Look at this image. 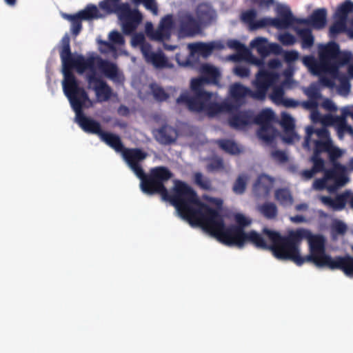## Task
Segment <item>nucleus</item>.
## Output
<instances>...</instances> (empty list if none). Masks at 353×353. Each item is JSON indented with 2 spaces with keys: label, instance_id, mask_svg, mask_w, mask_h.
<instances>
[{
  "label": "nucleus",
  "instance_id": "cd10ccee",
  "mask_svg": "<svg viewBox=\"0 0 353 353\" xmlns=\"http://www.w3.org/2000/svg\"><path fill=\"white\" fill-rule=\"evenodd\" d=\"M312 134H316L319 139V140H331L330 137V132L327 128H321L315 130L312 127H309L307 128V134L303 143L304 148H308L310 147L311 136Z\"/></svg>",
  "mask_w": 353,
  "mask_h": 353
},
{
  "label": "nucleus",
  "instance_id": "423d86ee",
  "mask_svg": "<svg viewBox=\"0 0 353 353\" xmlns=\"http://www.w3.org/2000/svg\"><path fill=\"white\" fill-rule=\"evenodd\" d=\"M62 86L64 94L75 112L76 122L84 132L97 134L100 137L103 132L100 123L87 117L83 112L85 103H91L87 92L83 88H79L74 77L70 75L67 76V79Z\"/></svg>",
  "mask_w": 353,
  "mask_h": 353
},
{
  "label": "nucleus",
  "instance_id": "69168bd1",
  "mask_svg": "<svg viewBox=\"0 0 353 353\" xmlns=\"http://www.w3.org/2000/svg\"><path fill=\"white\" fill-rule=\"evenodd\" d=\"M110 40L116 44H122L124 41L123 37L118 31H112L109 34Z\"/></svg>",
  "mask_w": 353,
  "mask_h": 353
},
{
  "label": "nucleus",
  "instance_id": "e433bc0d",
  "mask_svg": "<svg viewBox=\"0 0 353 353\" xmlns=\"http://www.w3.org/2000/svg\"><path fill=\"white\" fill-rule=\"evenodd\" d=\"M259 212L268 219H274L277 216L278 208L274 203L265 202L259 208Z\"/></svg>",
  "mask_w": 353,
  "mask_h": 353
},
{
  "label": "nucleus",
  "instance_id": "ea45409f",
  "mask_svg": "<svg viewBox=\"0 0 353 353\" xmlns=\"http://www.w3.org/2000/svg\"><path fill=\"white\" fill-rule=\"evenodd\" d=\"M249 177L246 174H241L238 176L232 186V191L236 194H243L246 190Z\"/></svg>",
  "mask_w": 353,
  "mask_h": 353
},
{
  "label": "nucleus",
  "instance_id": "6ab92c4d",
  "mask_svg": "<svg viewBox=\"0 0 353 353\" xmlns=\"http://www.w3.org/2000/svg\"><path fill=\"white\" fill-rule=\"evenodd\" d=\"M273 184V178L267 174H261L253 185V192L256 196L265 198L269 195Z\"/></svg>",
  "mask_w": 353,
  "mask_h": 353
},
{
  "label": "nucleus",
  "instance_id": "aec40b11",
  "mask_svg": "<svg viewBox=\"0 0 353 353\" xmlns=\"http://www.w3.org/2000/svg\"><path fill=\"white\" fill-rule=\"evenodd\" d=\"M250 45L256 48L258 53L262 57H266L270 53H278L281 50V47L277 43H268V39L263 37H256L253 39Z\"/></svg>",
  "mask_w": 353,
  "mask_h": 353
},
{
  "label": "nucleus",
  "instance_id": "09e8293b",
  "mask_svg": "<svg viewBox=\"0 0 353 353\" xmlns=\"http://www.w3.org/2000/svg\"><path fill=\"white\" fill-rule=\"evenodd\" d=\"M281 125L285 132H294L295 128L294 120L290 114H283L282 115Z\"/></svg>",
  "mask_w": 353,
  "mask_h": 353
},
{
  "label": "nucleus",
  "instance_id": "f704fd0d",
  "mask_svg": "<svg viewBox=\"0 0 353 353\" xmlns=\"http://www.w3.org/2000/svg\"><path fill=\"white\" fill-rule=\"evenodd\" d=\"M276 133L277 131L272 125H265V128L261 126L257 132L259 137L268 143H270L274 141Z\"/></svg>",
  "mask_w": 353,
  "mask_h": 353
},
{
  "label": "nucleus",
  "instance_id": "49530a36",
  "mask_svg": "<svg viewBox=\"0 0 353 353\" xmlns=\"http://www.w3.org/2000/svg\"><path fill=\"white\" fill-rule=\"evenodd\" d=\"M346 21L336 19V21L330 28V36L334 38L338 34L346 30Z\"/></svg>",
  "mask_w": 353,
  "mask_h": 353
},
{
  "label": "nucleus",
  "instance_id": "603ef678",
  "mask_svg": "<svg viewBox=\"0 0 353 353\" xmlns=\"http://www.w3.org/2000/svg\"><path fill=\"white\" fill-rule=\"evenodd\" d=\"M284 89L282 85H276L273 88L272 92L270 94V97L276 103L280 104V103L284 99Z\"/></svg>",
  "mask_w": 353,
  "mask_h": 353
},
{
  "label": "nucleus",
  "instance_id": "e2e57ef3",
  "mask_svg": "<svg viewBox=\"0 0 353 353\" xmlns=\"http://www.w3.org/2000/svg\"><path fill=\"white\" fill-rule=\"evenodd\" d=\"M327 154L330 159L332 161H334L342 155V152L339 148L334 146L332 143L327 152Z\"/></svg>",
  "mask_w": 353,
  "mask_h": 353
},
{
  "label": "nucleus",
  "instance_id": "a18cd8bd",
  "mask_svg": "<svg viewBox=\"0 0 353 353\" xmlns=\"http://www.w3.org/2000/svg\"><path fill=\"white\" fill-rule=\"evenodd\" d=\"M121 0H103L99 3V7L101 10L107 14H112L114 10L121 5Z\"/></svg>",
  "mask_w": 353,
  "mask_h": 353
},
{
  "label": "nucleus",
  "instance_id": "a878e982",
  "mask_svg": "<svg viewBox=\"0 0 353 353\" xmlns=\"http://www.w3.org/2000/svg\"><path fill=\"white\" fill-rule=\"evenodd\" d=\"M347 196V193L337 195L334 199L325 196L321 197V201L323 203L330 207L334 210H341L345 206Z\"/></svg>",
  "mask_w": 353,
  "mask_h": 353
},
{
  "label": "nucleus",
  "instance_id": "473e14b6",
  "mask_svg": "<svg viewBox=\"0 0 353 353\" xmlns=\"http://www.w3.org/2000/svg\"><path fill=\"white\" fill-rule=\"evenodd\" d=\"M216 143L222 150L230 154L236 155L241 152V149L232 140L219 139L216 141Z\"/></svg>",
  "mask_w": 353,
  "mask_h": 353
},
{
  "label": "nucleus",
  "instance_id": "5fc2aeb1",
  "mask_svg": "<svg viewBox=\"0 0 353 353\" xmlns=\"http://www.w3.org/2000/svg\"><path fill=\"white\" fill-rule=\"evenodd\" d=\"M223 161L221 158L212 159L207 165L208 171L214 172L223 169Z\"/></svg>",
  "mask_w": 353,
  "mask_h": 353
},
{
  "label": "nucleus",
  "instance_id": "13d9d810",
  "mask_svg": "<svg viewBox=\"0 0 353 353\" xmlns=\"http://www.w3.org/2000/svg\"><path fill=\"white\" fill-rule=\"evenodd\" d=\"M135 2H142L146 9L150 10L154 14H157L158 7L154 0H134Z\"/></svg>",
  "mask_w": 353,
  "mask_h": 353
},
{
  "label": "nucleus",
  "instance_id": "7c9ffc66",
  "mask_svg": "<svg viewBox=\"0 0 353 353\" xmlns=\"http://www.w3.org/2000/svg\"><path fill=\"white\" fill-rule=\"evenodd\" d=\"M274 119V113L270 109H265L262 110L255 117H252V123L258 124L263 128L268 125H272V121Z\"/></svg>",
  "mask_w": 353,
  "mask_h": 353
},
{
  "label": "nucleus",
  "instance_id": "774afa93",
  "mask_svg": "<svg viewBox=\"0 0 353 353\" xmlns=\"http://www.w3.org/2000/svg\"><path fill=\"white\" fill-rule=\"evenodd\" d=\"M332 229L336 233L343 234L346 232L347 226L343 222L337 221L333 224Z\"/></svg>",
  "mask_w": 353,
  "mask_h": 353
},
{
  "label": "nucleus",
  "instance_id": "c9c22d12",
  "mask_svg": "<svg viewBox=\"0 0 353 353\" xmlns=\"http://www.w3.org/2000/svg\"><path fill=\"white\" fill-rule=\"evenodd\" d=\"M311 72L315 74L321 76L323 73H330L337 74V72L325 63L322 59H319V61H316L313 64L312 67L310 69Z\"/></svg>",
  "mask_w": 353,
  "mask_h": 353
},
{
  "label": "nucleus",
  "instance_id": "f8f14e48",
  "mask_svg": "<svg viewBox=\"0 0 353 353\" xmlns=\"http://www.w3.org/2000/svg\"><path fill=\"white\" fill-rule=\"evenodd\" d=\"M87 81L89 84H94L93 89L99 101H106L110 99L112 94V88L97 76V72H89Z\"/></svg>",
  "mask_w": 353,
  "mask_h": 353
},
{
  "label": "nucleus",
  "instance_id": "a19ab883",
  "mask_svg": "<svg viewBox=\"0 0 353 353\" xmlns=\"http://www.w3.org/2000/svg\"><path fill=\"white\" fill-rule=\"evenodd\" d=\"M353 10V3L350 1H346L340 5L336 12L335 17L338 19L347 21L348 14Z\"/></svg>",
  "mask_w": 353,
  "mask_h": 353
},
{
  "label": "nucleus",
  "instance_id": "37998d69",
  "mask_svg": "<svg viewBox=\"0 0 353 353\" xmlns=\"http://www.w3.org/2000/svg\"><path fill=\"white\" fill-rule=\"evenodd\" d=\"M67 18L71 21V31L72 34L77 36L82 29L81 21L83 20V19L81 18V16L79 13L73 15H68Z\"/></svg>",
  "mask_w": 353,
  "mask_h": 353
},
{
  "label": "nucleus",
  "instance_id": "4c0bfd02",
  "mask_svg": "<svg viewBox=\"0 0 353 353\" xmlns=\"http://www.w3.org/2000/svg\"><path fill=\"white\" fill-rule=\"evenodd\" d=\"M194 183L201 190L212 191L213 190L211 180L202 173L197 172L193 176Z\"/></svg>",
  "mask_w": 353,
  "mask_h": 353
},
{
  "label": "nucleus",
  "instance_id": "4468645a",
  "mask_svg": "<svg viewBox=\"0 0 353 353\" xmlns=\"http://www.w3.org/2000/svg\"><path fill=\"white\" fill-rule=\"evenodd\" d=\"M230 94L232 101L226 103H231L232 105V108L231 110H228V111L239 108L245 103V98L246 97L252 98V90L237 83L230 86ZM225 111L226 110H224L223 112Z\"/></svg>",
  "mask_w": 353,
  "mask_h": 353
},
{
  "label": "nucleus",
  "instance_id": "dca6fc26",
  "mask_svg": "<svg viewBox=\"0 0 353 353\" xmlns=\"http://www.w3.org/2000/svg\"><path fill=\"white\" fill-rule=\"evenodd\" d=\"M143 56L147 63L152 64L156 68L172 67V65L169 63L168 59L161 51L152 52V48H149L148 46L143 48Z\"/></svg>",
  "mask_w": 353,
  "mask_h": 353
},
{
  "label": "nucleus",
  "instance_id": "8fccbe9b",
  "mask_svg": "<svg viewBox=\"0 0 353 353\" xmlns=\"http://www.w3.org/2000/svg\"><path fill=\"white\" fill-rule=\"evenodd\" d=\"M150 88L152 94L156 100L159 101H166L169 98V94L161 87L156 84H152Z\"/></svg>",
  "mask_w": 353,
  "mask_h": 353
},
{
  "label": "nucleus",
  "instance_id": "9d476101",
  "mask_svg": "<svg viewBox=\"0 0 353 353\" xmlns=\"http://www.w3.org/2000/svg\"><path fill=\"white\" fill-rule=\"evenodd\" d=\"M353 251V245L352 246ZM327 268L331 270H339L348 277L353 278V256L346 254L332 257L325 253L323 254L322 268Z\"/></svg>",
  "mask_w": 353,
  "mask_h": 353
},
{
  "label": "nucleus",
  "instance_id": "0e129e2a",
  "mask_svg": "<svg viewBox=\"0 0 353 353\" xmlns=\"http://www.w3.org/2000/svg\"><path fill=\"white\" fill-rule=\"evenodd\" d=\"M228 46L231 48L236 50L239 52L246 50L245 46L241 43L239 41L232 39L228 41Z\"/></svg>",
  "mask_w": 353,
  "mask_h": 353
},
{
  "label": "nucleus",
  "instance_id": "864d4df0",
  "mask_svg": "<svg viewBox=\"0 0 353 353\" xmlns=\"http://www.w3.org/2000/svg\"><path fill=\"white\" fill-rule=\"evenodd\" d=\"M132 45L133 46H140L141 53L143 54V48L146 46H149V48H151V45L145 41V37L143 34L139 33L134 34L132 38Z\"/></svg>",
  "mask_w": 353,
  "mask_h": 353
},
{
  "label": "nucleus",
  "instance_id": "338daca9",
  "mask_svg": "<svg viewBox=\"0 0 353 353\" xmlns=\"http://www.w3.org/2000/svg\"><path fill=\"white\" fill-rule=\"evenodd\" d=\"M250 69L243 65H239L234 68V73L239 77L245 78L250 75Z\"/></svg>",
  "mask_w": 353,
  "mask_h": 353
},
{
  "label": "nucleus",
  "instance_id": "393cba45",
  "mask_svg": "<svg viewBox=\"0 0 353 353\" xmlns=\"http://www.w3.org/2000/svg\"><path fill=\"white\" fill-rule=\"evenodd\" d=\"M99 138L116 152L123 151V153L127 150L124 148L121 138L117 134L103 131Z\"/></svg>",
  "mask_w": 353,
  "mask_h": 353
},
{
  "label": "nucleus",
  "instance_id": "4d7b16f0",
  "mask_svg": "<svg viewBox=\"0 0 353 353\" xmlns=\"http://www.w3.org/2000/svg\"><path fill=\"white\" fill-rule=\"evenodd\" d=\"M234 218L236 225H233L240 227L243 230H245V228L251 223V221L242 214H236Z\"/></svg>",
  "mask_w": 353,
  "mask_h": 353
},
{
  "label": "nucleus",
  "instance_id": "c756f323",
  "mask_svg": "<svg viewBox=\"0 0 353 353\" xmlns=\"http://www.w3.org/2000/svg\"><path fill=\"white\" fill-rule=\"evenodd\" d=\"M294 29L301 39L302 48H310L314 45V38L310 28H294Z\"/></svg>",
  "mask_w": 353,
  "mask_h": 353
},
{
  "label": "nucleus",
  "instance_id": "0eeeda50",
  "mask_svg": "<svg viewBox=\"0 0 353 353\" xmlns=\"http://www.w3.org/2000/svg\"><path fill=\"white\" fill-rule=\"evenodd\" d=\"M205 230L222 243L228 246H236L241 248L245 243V230L240 227L225 226L224 221L216 209H212L211 215H208L200 225Z\"/></svg>",
  "mask_w": 353,
  "mask_h": 353
},
{
  "label": "nucleus",
  "instance_id": "bb28decb",
  "mask_svg": "<svg viewBox=\"0 0 353 353\" xmlns=\"http://www.w3.org/2000/svg\"><path fill=\"white\" fill-rule=\"evenodd\" d=\"M246 241H249L259 249L270 250V245L266 243L261 234L254 230H251L245 234Z\"/></svg>",
  "mask_w": 353,
  "mask_h": 353
},
{
  "label": "nucleus",
  "instance_id": "3c124183",
  "mask_svg": "<svg viewBox=\"0 0 353 353\" xmlns=\"http://www.w3.org/2000/svg\"><path fill=\"white\" fill-rule=\"evenodd\" d=\"M310 161L312 163V169L316 172H321L326 170H325V161L321 157V155H316L312 154Z\"/></svg>",
  "mask_w": 353,
  "mask_h": 353
},
{
  "label": "nucleus",
  "instance_id": "1a4fd4ad",
  "mask_svg": "<svg viewBox=\"0 0 353 353\" xmlns=\"http://www.w3.org/2000/svg\"><path fill=\"white\" fill-rule=\"evenodd\" d=\"M279 74L274 72L260 70L253 81L255 90H252V99L264 100L268 89L277 81Z\"/></svg>",
  "mask_w": 353,
  "mask_h": 353
},
{
  "label": "nucleus",
  "instance_id": "412c9836",
  "mask_svg": "<svg viewBox=\"0 0 353 353\" xmlns=\"http://www.w3.org/2000/svg\"><path fill=\"white\" fill-rule=\"evenodd\" d=\"M196 14L199 23L204 26L211 24L216 17L214 10L207 3H200L196 8Z\"/></svg>",
  "mask_w": 353,
  "mask_h": 353
},
{
  "label": "nucleus",
  "instance_id": "f3484780",
  "mask_svg": "<svg viewBox=\"0 0 353 353\" xmlns=\"http://www.w3.org/2000/svg\"><path fill=\"white\" fill-rule=\"evenodd\" d=\"M339 45L337 43L331 41L323 46L319 50V59H322L336 72L337 65L334 63V61L336 56L339 55Z\"/></svg>",
  "mask_w": 353,
  "mask_h": 353
},
{
  "label": "nucleus",
  "instance_id": "58836bf2",
  "mask_svg": "<svg viewBox=\"0 0 353 353\" xmlns=\"http://www.w3.org/2000/svg\"><path fill=\"white\" fill-rule=\"evenodd\" d=\"M347 116L351 117V111L344 108L342 110V114L341 116H330L329 119L332 123H334L337 125L339 132H344L347 125L346 117Z\"/></svg>",
  "mask_w": 353,
  "mask_h": 353
},
{
  "label": "nucleus",
  "instance_id": "2eb2a0df",
  "mask_svg": "<svg viewBox=\"0 0 353 353\" xmlns=\"http://www.w3.org/2000/svg\"><path fill=\"white\" fill-rule=\"evenodd\" d=\"M152 134L155 140L161 145H170L174 143L179 136L177 130L167 124L153 130Z\"/></svg>",
  "mask_w": 353,
  "mask_h": 353
},
{
  "label": "nucleus",
  "instance_id": "a211bd4d",
  "mask_svg": "<svg viewBox=\"0 0 353 353\" xmlns=\"http://www.w3.org/2000/svg\"><path fill=\"white\" fill-rule=\"evenodd\" d=\"M325 177V179L334 181L335 188L342 187L349 181L345 168L341 164H336L333 168L326 170Z\"/></svg>",
  "mask_w": 353,
  "mask_h": 353
},
{
  "label": "nucleus",
  "instance_id": "9b49d317",
  "mask_svg": "<svg viewBox=\"0 0 353 353\" xmlns=\"http://www.w3.org/2000/svg\"><path fill=\"white\" fill-rule=\"evenodd\" d=\"M174 26L172 15L168 14L163 17L157 30H154L152 25L149 23L146 26V33L152 40L163 41L168 40L171 36V30Z\"/></svg>",
  "mask_w": 353,
  "mask_h": 353
},
{
  "label": "nucleus",
  "instance_id": "ddd939ff",
  "mask_svg": "<svg viewBox=\"0 0 353 353\" xmlns=\"http://www.w3.org/2000/svg\"><path fill=\"white\" fill-rule=\"evenodd\" d=\"M201 31L200 23L192 14L186 13L179 19V32L183 37H193Z\"/></svg>",
  "mask_w": 353,
  "mask_h": 353
},
{
  "label": "nucleus",
  "instance_id": "72a5a7b5",
  "mask_svg": "<svg viewBox=\"0 0 353 353\" xmlns=\"http://www.w3.org/2000/svg\"><path fill=\"white\" fill-rule=\"evenodd\" d=\"M275 199L282 206H290L294 199L291 192L286 188H279L275 191Z\"/></svg>",
  "mask_w": 353,
  "mask_h": 353
},
{
  "label": "nucleus",
  "instance_id": "79ce46f5",
  "mask_svg": "<svg viewBox=\"0 0 353 353\" xmlns=\"http://www.w3.org/2000/svg\"><path fill=\"white\" fill-rule=\"evenodd\" d=\"M83 20H90L92 19H99L101 17V14L95 5H88L87 7L78 12Z\"/></svg>",
  "mask_w": 353,
  "mask_h": 353
},
{
  "label": "nucleus",
  "instance_id": "6e6552de",
  "mask_svg": "<svg viewBox=\"0 0 353 353\" xmlns=\"http://www.w3.org/2000/svg\"><path fill=\"white\" fill-rule=\"evenodd\" d=\"M276 12L279 18H263L259 22V25L269 26L276 28L277 29L287 28L294 23L308 24L309 21L307 19H301L295 17L287 6L280 5L276 8Z\"/></svg>",
  "mask_w": 353,
  "mask_h": 353
},
{
  "label": "nucleus",
  "instance_id": "f257e3e1",
  "mask_svg": "<svg viewBox=\"0 0 353 353\" xmlns=\"http://www.w3.org/2000/svg\"><path fill=\"white\" fill-rule=\"evenodd\" d=\"M263 233L272 242L270 251L276 259L292 261L299 266L305 263H312L318 268H322L325 251V239L322 236H311L309 239L310 253L301 256L299 245L303 239L310 237V232L307 230L299 228L290 231L286 236H281L278 232L265 228Z\"/></svg>",
  "mask_w": 353,
  "mask_h": 353
},
{
  "label": "nucleus",
  "instance_id": "c03bdc74",
  "mask_svg": "<svg viewBox=\"0 0 353 353\" xmlns=\"http://www.w3.org/2000/svg\"><path fill=\"white\" fill-rule=\"evenodd\" d=\"M314 148L313 154L316 155H321V152H327L330 150L332 144V140H314Z\"/></svg>",
  "mask_w": 353,
  "mask_h": 353
},
{
  "label": "nucleus",
  "instance_id": "b1692460",
  "mask_svg": "<svg viewBox=\"0 0 353 353\" xmlns=\"http://www.w3.org/2000/svg\"><path fill=\"white\" fill-rule=\"evenodd\" d=\"M252 123V116L247 111H240L229 118V124L236 129H243Z\"/></svg>",
  "mask_w": 353,
  "mask_h": 353
},
{
  "label": "nucleus",
  "instance_id": "4be33fe9",
  "mask_svg": "<svg viewBox=\"0 0 353 353\" xmlns=\"http://www.w3.org/2000/svg\"><path fill=\"white\" fill-rule=\"evenodd\" d=\"M188 48L192 53L198 54L203 57H208L212 53L214 49H221L222 46L220 43L216 42H198L189 44Z\"/></svg>",
  "mask_w": 353,
  "mask_h": 353
},
{
  "label": "nucleus",
  "instance_id": "20e7f679",
  "mask_svg": "<svg viewBox=\"0 0 353 353\" xmlns=\"http://www.w3.org/2000/svg\"><path fill=\"white\" fill-rule=\"evenodd\" d=\"M163 200L170 201L179 216L192 225L200 226L212 213L213 208L201 202L193 188L180 180L174 181L172 194L168 192V196Z\"/></svg>",
  "mask_w": 353,
  "mask_h": 353
},
{
  "label": "nucleus",
  "instance_id": "de8ad7c7",
  "mask_svg": "<svg viewBox=\"0 0 353 353\" xmlns=\"http://www.w3.org/2000/svg\"><path fill=\"white\" fill-rule=\"evenodd\" d=\"M352 53L349 51L339 50V55L336 56L334 63L337 65V74L340 66L347 64L352 59Z\"/></svg>",
  "mask_w": 353,
  "mask_h": 353
},
{
  "label": "nucleus",
  "instance_id": "2f4dec72",
  "mask_svg": "<svg viewBox=\"0 0 353 353\" xmlns=\"http://www.w3.org/2000/svg\"><path fill=\"white\" fill-rule=\"evenodd\" d=\"M256 12L255 10L250 9L243 12L241 14V20L248 23L251 30H256L259 28H262L265 27L266 26H260L259 22L261 21V19L256 21Z\"/></svg>",
  "mask_w": 353,
  "mask_h": 353
},
{
  "label": "nucleus",
  "instance_id": "5701e85b",
  "mask_svg": "<svg viewBox=\"0 0 353 353\" xmlns=\"http://www.w3.org/2000/svg\"><path fill=\"white\" fill-rule=\"evenodd\" d=\"M113 13H119L121 16L124 17L125 19L137 24V26L141 23L142 20V15L138 10L130 9L128 3H121L117 6Z\"/></svg>",
  "mask_w": 353,
  "mask_h": 353
},
{
  "label": "nucleus",
  "instance_id": "680f3d73",
  "mask_svg": "<svg viewBox=\"0 0 353 353\" xmlns=\"http://www.w3.org/2000/svg\"><path fill=\"white\" fill-rule=\"evenodd\" d=\"M272 157L279 163H285L288 161V156L285 152L281 150H274L271 153Z\"/></svg>",
  "mask_w": 353,
  "mask_h": 353
},
{
  "label": "nucleus",
  "instance_id": "7ed1b4c3",
  "mask_svg": "<svg viewBox=\"0 0 353 353\" xmlns=\"http://www.w3.org/2000/svg\"><path fill=\"white\" fill-rule=\"evenodd\" d=\"M147 157V153L139 148L126 150L123 152V158L128 166L140 179L141 191L148 195L159 194L162 199L168 196V189L165 183L173 176L172 172L165 166H157L150 170L145 174L140 162Z\"/></svg>",
  "mask_w": 353,
  "mask_h": 353
},
{
  "label": "nucleus",
  "instance_id": "c85d7f7f",
  "mask_svg": "<svg viewBox=\"0 0 353 353\" xmlns=\"http://www.w3.org/2000/svg\"><path fill=\"white\" fill-rule=\"evenodd\" d=\"M327 10L325 8H320L314 10L311 15L309 24H312L315 28H323L326 23Z\"/></svg>",
  "mask_w": 353,
  "mask_h": 353
},
{
  "label": "nucleus",
  "instance_id": "39448f33",
  "mask_svg": "<svg viewBox=\"0 0 353 353\" xmlns=\"http://www.w3.org/2000/svg\"><path fill=\"white\" fill-rule=\"evenodd\" d=\"M61 43L60 57L62 62V72L63 74L62 85H63L67 79V76L70 75L74 77L77 86L82 88L72 71L73 68H75L79 73L82 74L87 70H89L90 72H97L96 67H97L108 78L115 79L117 77L119 70L115 63L104 60L99 56L85 58L82 55H79L74 58L71 52L69 37H63Z\"/></svg>",
  "mask_w": 353,
  "mask_h": 353
},
{
  "label": "nucleus",
  "instance_id": "052dcab7",
  "mask_svg": "<svg viewBox=\"0 0 353 353\" xmlns=\"http://www.w3.org/2000/svg\"><path fill=\"white\" fill-rule=\"evenodd\" d=\"M305 94L310 99L317 101L321 98V93L315 85L310 86L305 91Z\"/></svg>",
  "mask_w": 353,
  "mask_h": 353
},
{
  "label": "nucleus",
  "instance_id": "f03ea898",
  "mask_svg": "<svg viewBox=\"0 0 353 353\" xmlns=\"http://www.w3.org/2000/svg\"><path fill=\"white\" fill-rule=\"evenodd\" d=\"M201 77L191 79L190 90L180 94L176 99L177 103L184 104L190 112H203L210 117L231 110V103L212 101L213 93L205 90L207 84L219 85L221 74L219 69L204 64L201 68Z\"/></svg>",
  "mask_w": 353,
  "mask_h": 353
},
{
  "label": "nucleus",
  "instance_id": "6e6d98bb",
  "mask_svg": "<svg viewBox=\"0 0 353 353\" xmlns=\"http://www.w3.org/2000/svg\"><path fill=\"white\" fill-rule=\"evenodd\" d=\"M339 81L340 82V90L347 93L350 90V83L349 77L345 74H339Z\"/></svg>",
  "mask_w": 353,
  "mask_h": 353
},
{
  "label": "nucleus",
  "instance_id": "bf43d9fd",
  "mask_svg": "<svg viewBox=\"0 0 353 353\" xmlns=\"http://www.w3.org/2000/svg\"><path fill=\"white\" fill-rule=\"evenodd\" d=\"M279 41L285 46H292L296 42V38L289 32H285L280 35Z\"/></svg>",
  "mask_w": 353,
  "mask_h": 353
}]
</instances>
